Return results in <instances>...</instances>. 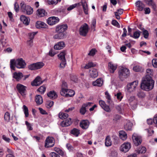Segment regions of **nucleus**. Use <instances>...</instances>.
I'll return each instance as SVG.
<instances>
[{"mask_svg":"<svg viewBox=\"0 0 157 157\" xmlns=\"http://www.w3.org/2000/svg\"><path fill=\"white\" fill-rule=\"evenodd\" d=\"M154 85V81L151 76L146 75L142 78L140 88L144 90L149 91L153 88Z\"/></svg>","mask_w":157,"mask_h":157,"instance_id":"1","label":"nucleus"},{"mask_svg":"<svg viewBox=\"0 0 157 157\" xmlns=\"http://www.w3.org/2000/svg\"><path fill=\"white\" fill-rule=\"evenodd\" d=\"M67 29V26L66 24L58 25L56 28V32L58 33L53 36L54 39H63L64 37V33Z\"/></svg>","mask_w":157,"mask_h":157,"instance_id":"2","label":"nucleus"},{"mask_svg":"<svg viewBox=\"0 0 157 157\" xmlns=\"http://www.w3.org/2000/svg\"><path fill=\"white\" fill-rule=\"evenodd\" d=\"M26 65V63L21 58L18 59L16 60L14 59H11L10 61V68L13 70H14V66L19 69L24 68Z\"/></svg>","mask_w":157,"mask_h":157,"instance_id":"3","label":"nucleus"},{"mask_svg":"<svg viewBox=\"0 0 157 157\" xmlns=\"http://www.w3.org/2000/svg\"><path fill=\"white\" fill-rule=\"evenodd\" d=\"M118 73L119 77L122 81L127 78L130 74L129 70L124 67H121Z\"/></svg>","mask_w":157,"mask_h":157,"instance_id":"4","label":"nucleus"},{"mask_svg":"<svg viewBox=\"0 0 157 157\" xmlns=\"http://www.w3.org/2000/svg\"><path fill=\"white\" fill-rule=\"evenodd\" d=\"M21 6V10L23 13L27 15H29L32 14L33 12V9L30 6L26 5L24 2L20 3Z\"/></svg>","mask_w":157,"mask_h":157,"instance_id":"5","label":"nucleus"},{"mask_svg":"<svg viewBox=\"0 0 157 157\" xmlns=\"http://www.w3.org/2000/svg\"><path fill=\"white\" fill-rule=\"evenodd\" d=\"M138 84V81L136 80L128 84L127 86V89L128 91L131 92L135 90Z\"/></svg>","mask_w":157,"mask_h":157,"instance_id":"6","label":"nucleus"},{"mask_svg":"<svg viewBox=\"0 0 157 157\" xmlns=\"http://www.w3.org/2000/svg\"><path fill=\"white\" fill-rule=\"evenodd\" d=\"M16 88L17 91L23 97L25 96L26 94V87L21 84H17Z\"/></svg>","mask_w":157,"mask_h":157,"instance_id":"7","label":"nucleus"},{"mask_svg":"<svg viewBox=\"0 0 157 157\" xmlns=\"http://www.w3.org/2000/svg\"><path fill=\"white\" fill-rule=\"evenodd\" d=\"M66 54V52L64 51L61 52L58 56L59 59L62 62L60 64V67L61 68H64L66 64L65 55Z\"/></svg>","mask_w":157,"mask_h":157,"instance_id":"8","label":"nucleus"},{"mask_svg":"<svg viewBox=\"0 0 157 157\" xmlns=\"http://www.w3.org/2000/svg\"><path fill=\"white\" fill-rule=\"evenodd\" d=\"M55 144L54 138L52 137H48L45 141V147H53Z\"/></svg>","mask_w":157,"mask_h":157,"instance_id":"9","label":"nucleus"},{"mask_svg":"<svg viewBox=\"0 0 157 157\" xmlns=\"http://www.w3.org/2000/svg\"><path fill=\"white\" fill-rule=\"evenodd\" d=\"M88 31V26L86 23H84L80 27L79 31L80 34L83 36H85L86 35Z\"/></svg>","mask_w":157,"mask_h":157,"instance_id":"10","label":"nucleus"},{"mask_svg":"<svg viewBox=\"0 0 157 157\" xmlns=\"http://www.w3.org/2000/svg\"><path fill=\"white\" fill-rule=\"evenodd\" d=\"M132 138L133 142L136 146H137L141 144L142 142V139L141 137L138 136L136 134H133L132 135Z\"/></svg>","mask_w":157,"mask_h":157,"instance_id":"11","label":"nucleus"},{"mask_svg":"<svg viewBox=\"0 0 157 157\" xmlns=\"http://www.w3.org/2000/svg\"><path fill=\"white\" fill-rule=\"evenodd\" d=\"M131 147V144L128 142L123 144L121 146L120 149L121 151L126 153L128 152Z\"/></svg>","mask_w":157,"mask_h":157,"instance_id":"12","label":"nucleus"},{"mask_svg":"<svg viewBox=\"0 0 157 157\" xmlns=\"http://www.w3.org/2000/svg\"><path fill=\"white\" fill-rule=\"evenodd\" d=\"M59 20V19L57 17H49L47 19V23L50 25H54L58 23Z\"/></svg>","mask_w":157,"mask_h":157,"instance_id":"13","label":"nucleus"},{"mask_svg":"<svg viewBox=\"0 0 157 157\" xmlns=\"http://www.w3.org/2000/svg\"><path fill=\"white\" fill-rule=\"evenodd\" d=\"M90 122L87 120H82L79 123L80 127L83 129H87L89 126Z\"/></svg>","mask_w":157,"mask_h":157,"instance_id":"14","label":"nucleus"},{"mask_svg":"<svg viewBox=\"0 0 157 157\" xmlns=\"http://www.w3.org/2000/svg\"><path fill=\"white\" fill-rule=\"evenodd\" d=\"M44 81H42L41 78L38 76L31 82V84L33 86H38L41 84Z\"/></svg>","mask_w":157,"mask_h":157,"instance_id":"15","label":"nucleus"},{"mask_svg":"<svg viewBox=\"0 0 157 157\" xmlns=\"http://www.w3.org/2000/svg\"><path fill=\"white\" fill-rule=\"evenodd\" d=\"M99 103L100 106L105 111L107 112H110L111 110L109 106L106 104L104 101L102 100H99Z\"/></svg>","mask_w":157,"mask_h":157,"instance_id":"16","label":"nucleus"},{"mask_svg":"<svg viewBox=\"0 0 157 157\" xmlns=\"http://www.w3.org/2000/svg\"><path fill=\"white\" fill-rule=\"evenodd\" d=\"M124 125V128L127 131H131L132 130V128L133 124L129 120H126L125 121Z\"/></svg>","mask_w":157,"mask_h":157,"instance_id":"17","label":"nucleus"},{"mask_svg":"<svg viewBox=\"0 0 157 157\" xmlns=\"http://www.w3.org/2000/svg\"><path fill=\"white\" fill-rule=\"evenodd\" d=\"M136 5L138 10L142 11L145 6L144 4L141 1H138L136 3Z\"/></svg>","mask_w":157,"mask_h":157,"instance_id":"18","label":"nucleus"},{"mask_svg":"<svg viewBox=\"0 0 157 157\" xmlns=\"http://www.w3.org/2000/svg\"><path fill=\"white\" fill-rule=\"evenodd\" d=\"M36 26L38 29L47 28H48L47 25L44 22L41 21H38L36 23Z\"/></svg>","mask_w":157,"mask_h":157,"instance_id":"19","label":"nucleus"},{"mask_svg":"<svg viewBox=\"0 0 157 157\" xmlns=\"http://www.w3.org/2000/svg\"><path fill=\"white\" fill-rule=\"evenodd\" d=\"M67 85L66 82L63 81L62 85V91L60 92L62 95H64V94L68 92V90L67 89Z\"/></svg>","mask_w":157,"mask_h":157,"instance_id":"20","label":"nucleus"},{"mask_svg":"<svg viewBox=\"0 0 157 157\" xmlns=\"http://www.w3.org/2000/svg\"><path fill=\"white\" fill-rule=\"evenodd\" d=\"M47 13L45 10L42 9H38L36 11V14L38 16L40 17H43L47 15Z\"/></svg>","mask_w":157,"mask_h":157,"instance_id":"21","label":"nucleus"},{"mask_svg":"<svg viewBox=\"0 0 157 157\" xmlns=\"http://www.w3.org/2000/svg\"><path fill=\"white\" fill-rule=\"evenodd\" d=\"M117 68V66L116 65L113 64L112 62L109 63L108 68L110 73H113Z\"/></svg>","mask_w":157,"mask_h":157,"instance_id":"22","label":"nucleus"},{"mask_svg":"<svg viewBox=\"0 0 157 157\" xmlns=\"http://www.w3.org/2000/svg\"><path fill=\"white\" fill-rule=\"evenodd\" d=\"M144 2L148 6H151L154 10H155L156 6L153 0H144Z\"/></svg>","mask_w":157,"mask_h":157,"instance_id":"23","label":"nucleus"},{"mask_svg":"<svg viewBox=\"0 0 157 157\" xmlns=\"http://www.w3.org/2000/svg\"><path fill=\"white\" fill-rule=\"evenodd\" d=\"M72 123L71 119V118H69L61 122V125L63 127H67L70 125Z\"/></svg>","mask_w":157,"mask_h":157,"instance_id":"24","label":"nucleus"},{"mask_svg":"<svg viewBox=\"0 0 157 157\" xmlns=\"http://www.w3.org/2000/svg\"><path fill=\"white\" fill-rule=\"evenodd\" d=\"M20 20L24 24L26 25L29 24V19L24 15H21L20 16Z\"/></svg>","mask_w":157,"mask_h":157,"instance_id":"25","label":"nucleus"},{"mask_svg":"<svg viewBox=\"0 0 157 157\" xmlns=\"http://www.w3.org/2000/svg\"><path fill=\"white\" fill-rule=\"evenodd\" d=\"M65 44L63 41L59 42L54 47V49L56 50H60L62 49L64 47Z\"/></svg>","mask_w":157,"mask_h":157,"instance_id":"26","label":"nucleus"},{"mask_svg":"<svg viewBox=\"0 0 157 157\" xmlns=\"http://www.w3.org/2000/svg\"><path fill=\"white\" fill-rule=\"evenodd\" d=\"M23 77V75L21 72H15L13 74V77L17 81H19Z\"/></svg>","mask_w":157,"mask_h":157,"instance_id":"27","label":"nucleus"},{"mask_svg":"<svg viewBox=\"0 0 157 157\" xmlns=\"http://www.w3.org/2000/svg\"><path fill=\"white\" fill-rule=\"evenodd\" d=\"M35 101L37 105L42 104L43 102V98L40 95H37L35 97Z\"/></svg>","mask_w":157,"mask_h":157,"instance_id":"28","label":"nucleus"},{"mask_svg":"<svg viewBox=\"0 0 157 157\" xmlns=\"http://www.w3.org/2000/svg\"><path fill=\"white\" fill-rule=\"evenodd\" d=\"M47 95L50 99H55L57 97L56 93L54 90L51 91L47 94Z\"/></svg>","mask_w":157,"mask_h":157,"instance_id":"29","label":"nucleus"},{"mask_svg":"<svg viewBox=\"0 0 157 157\" xmlns=\"http://www.w3.org/2000/svg\"><path fill=\"white\" fill-rule=\"evenodd\" d=\"M90 76L92 78H96L98 75V72L97 70L92 68L89 71Z\"/></svg>","mask_w":157,"mask_h":157,"instance_id":"30","label":"nucleus"},{"mask_svg":"<svg viewBox=\"0 0 157 157\" xmlns=\"http://www.w3.org/2000/svg\"><path fill=\"white\" fill-rule=\"evenodd\" d=\"M103 83V81L100 78L98 79L96 81L92 82V84L94 86H101Z\"/></svg>","mask_w":157,"mask_h":157,"instance_id":"31","label":"nucleus"},{"mask_svg":"<svg viewBox=\"0 0 157 157\" xmlns=\"http://www.w3.org/2000/svg\"><path fill=\"white\" fill-rule=\"evenodd\" d=\"M119 137L121 139L123 140H126L127 138V134L123 130L119 132Z\"/></svg>","mask_w":157,"mask_h":157,"instance_id":"32","label":"nucleus"},{"mask_svg":"<svg viewBox=\"0 0 157 157\" xmlns=\"http://www.w3.org/2000/svg\"><path fill=\"white\" fill-rule=\"evenodd\" d=\"M82 4L84 13L86 14H88V7L86 2L85 1H82Z\"/></svg>","mask_w":157,"mask_h":157,"instance_id":"33","label":"nucleus"},{"mask_svg":"<svg viewBox=\"0 0 157 157\" xmlns=\"http://www.w3.org/2000/svg\"><path fill=\"white\" fill-rule=\"evenodd\" d=\"M59 117L61 119H66L68 117V115L66 113L60 112L58 114Z\"/></svg>","mask_w":157,"mask_h":157,"instance_id":"34","label":"nucleus"},{"mask_svg":"<svg viewBox=\"0 0 157 157\" xmlns=\"http://www.w3.org/2000/svg\"><path fill=\"white\" fill-rule=\"evenodd\" d=\"M140 34V32L139 31H137L134 33L133 35L130 34H128V35H130V36L132 37H133L135 39H137L139 37Z\"/></svg>","mask_w":157,"mask_h":157,"instance_id":"35","label":"nucleus"},{"mask_svg":"<svg viewBox=\"0 0 157 157\" xmlns=\"http://www.w3.org/2000/svg\"><path fill=\"white\" fill-rule=\"evenodd\" d=\"M71 133L75 136H78L80 134V131L79 129L74 128L71 131Z\"/></svg>","mask_w":157,"mask_h":157,"instance_id":"36","label":"nucleus"},{"mask_svg":"<svg viewBox=\"0 0 157 157\" xmlns=\"http://www.w3.org/2000/svg\"><path fill=\"white\" fill-rule=\"evenodd\" d=\"M111 141L109 136L106 137L105 142V144L106 146L108 147L111 145Z\"/></svg>","mask_w":157,"mask_h":157,"instance_id":"37","label":"nucleus"},{"mask_svg":"<svg viewBox=\"0 0 157 157\" xmlns=\"http://www.w3.org/2000/svg\"><path fill=\"white\" fill-rule=\"evenodd\" d=\"M133 70L136 72H143L144 69L141 66L139 65L134 67L133 68Z\"/></svg>","mask_w":157,"mask_h":157,"instance_id":"38","label":"nucleus"},{"mask_svg":"<svg viewBox=\"0 0 157 157\" xmlns=\"http://www.w3.org/2000/svg\"><path fill=\"white\" fill-rule=\"evenodd\" d=\"M23 109L25 114V117H28L29 116V110L28 108L25 105H24L23 106Z\"/></svg>","mask_w":157,"mask_h":157,"instance_id":"39","label":"nucleus"},{"mask_svg":"<svg viewBox=\"0 0 157 157\" xmlns=\"http://www.w3.org/2000/svg\"><path fill=\"white\" fill-rule=\"evenodd\" d=\"M146 151V149L144 147H140L137 150V152L138 153H144Z\"/></svg>","mask_w":157,"mask_h":157,"instance_id":"40","label":"nucleus"},{"mask_svg":"<svg viewBox=\"0 0 157 157\" xmlns=\"http://www.w3.org/2000/svg\"><path fill=\"white\" fill-rule=\"evenodd\" d=\"M137 96L140 98H143L145 97V94L144 92L140 91L137 92Z\"/></svg>","mask_w":157,"mask_h":157,"instance_id":"41","label":"nucleus"},{"mask_svg":"<svg viewBox=\"0 0 157 157\" xmlns=\"http://www.w3.org/2000/svg\"><path fill=\"white\" fill-rule=\"evenodd\" d=\"M61 0H48V2L50 5H56L58 2L61 1Z\"/></svg>","mask_w":157,"mask_h":157,"instance_id":"42","label":"nucleus"},{"mask_svg":"<svg viewBox=\"0 0 157 157\" xmlns=\"http://www.w3.org/2000/svg\"><path fill=\"white\" fill-rule=\"evenodd\" d=\"M35 63L36 69H40L44 65V64L42 62H38Z\"/></svg>","mask_w":157,"mask_h":157,"instance_id":"43","label":"nucleus"},{"mask_svg":"<svg viewBox=\"0 0 157 157\" xmlns=\"http://www.w3.org/2000/svg\"><path fill=\"white\" fill-rule=\"evenodd\" d=\"M140 29L143 31V33L144 35V37L145 38H147L148 36L149 33L148 31L145 29H144V28L142 29Z\"/></svg>","mask_w":157,"mask_h":157,"instance_id":"44","label":"nucleus"},{"mask_svg":"<svg viewBox=\"0 0 157 157\" xmlns=\"http://www.w3.org/2000/svg\"><path fill=\"white\" fill-rule=\"evenodd\" d=\"M54 104V102L52 101H48L46 102V107L47 108L49 109L52 107Z\"/></svg>","mask_w":157,"mask_h":157,"instance_id":"45","label":"nucleus"},{"mask_svg":"<svg viewBox=\"0 0 157 157\" xmlns=\"http://www.w3.org/2000/svg\"><path fill=\"white\" fill-rule=\"evenodd\" d=\"M115 96L117 97V99L121 101L123 98V95L121 92H119L116 94H115Z\"/></svg>","mask_w":157,"mask_h":157,"instance_id":"46","label":"nucleus"},{"mask_svg":"<svg viewBox=\"0 0 157 157\" xmlns=\"http://www.w3.org/2000/svg\"><path fill=\"white\" fill-rule=\"evenodd\" d=\"M10 114L8 112H6L4 115V119L6 121L9 122L10 120Z\"/></svg>","mask_w":157,"mask_h":157,"instance_id":"47","label":"nucleus"},{"mask_svg":"<svg viewBox=\"0 0 157 157\" xmlns=\"http://www.w3.org/2000/svg\"><path fill=\"white\" fill-rule=\"evenodd\" d=\"M46 89L45 87L44 86H41L37 89V91L41 93V94H43Z\"/></svg>","mask_w":157,"mask_h":157,"instance_id":"48","label":"nucleus"},{"mask_svg":"<svg viewBox=\"0 0 157 157\" xmlns=\"http://www.w3.org/2000/svg\"><path fill=\"white\" fill-rule=\"evenodd\" d=\"M95 64H94V63L92 62H90L85 66L84 68L85 69H88L89 68L94 67L95 66Z\"/></svg>","mask_w":157,"mask_h":157,"instance_id":"49","label":"nucleus"},{"mask_svg":"<svg viewBox=\"0 0 157 157\" xmlns=\"http://www.w3.org/2000/svg\"><path fill=\"white\" fill-rule=\"evenodd\" d=\"M86 112V108L83 106V105L82 106L80 110V113L82 115H84Z\"/></svg>","mask_w":157,"mask_h":157,"instance_id":"50","label":"nucleus"},{"mask_svg":"<svg viewBox=\"0 0 157 157\" xmlns=\"http://www.w3.org/2000/svg\"><path fill=\"white\" fill-rule=\"evenodd\" d=\"M78 5L79 6L80 5L79 3H75L74 4L70 6L69 7H68L67 10L68 11H70L72 10L73 9H74L75 7H76Z\"/></svg>","mask_w":157,"mask_h":157,"instance_id":"51","label":"nucleus"},{"mask_svg":"<svg viewBox=\"0 0 157 157\" xmlns=\"http://www.w3.org/2000/svg\"><path fill=\"white\" fill-rule=\"evenodd\" d=\"M97 52L96 50L94 48H93L90 50L88 54V55L90 56H94Z\"/></svg>","mask_w":157,"mask_h":157,"instance_id":"52","label":"nucleus"},{"mask_svg":"<svg viewBox=\"0 0 157 157\" xmlns=\"http://www.w3.org/2000/svg\"><path fill=\"white\" fill-rule=\"evenodd\" d=\"M28 68L30 70H36L35 63L29 65L28 66Z\"/></svg>","mask_w":157,"mask_h":157,"instance_id":"53","label":"nucleus"},{"mask_svg":"<svg viewBox=\"0 0 157 157\" xmlns=\"http://www.w3.org/2000/svg\"><path fill=\"white\" fill-rule=\"evenodd\" d=\"M112 24L113 25L115 26L118 28L120 27V26L119 25V24L116 20H113L112 21Z\"/></svg>","mask_w":157,"mask_h":157,"instance_id":"54","label":"nucleus"},{"mask_svg":"<svg viewBox=\"0 0 157 157\" xmlns=\"http://www.w3.org/2000/svg\"><path fill=\"white\" fill-rule=\"evenodd\" d=\"M146 72L147 74V75L151 76L153 75V71L150 69H148L146 70Z\"/></svg>","mask_w":157,"mask_h":157,"instance_id":"55","label":"nucleus"},{"mask_svg":"<svg viewBox=\"0 0 157 157\" xmlns=\"http://www.w3.org/2000/svg\"><path fill=\"white\" fill-rule=\"evenodd\" d=\"M26 125L27 126V128L29 130H33V128L32 127V125L28 121H26L25 122Z\"/></svg>","mask_w":157,"mask_h":157,"instance_id":"56","label":"nucleus"},{"mask_svg":"<svg viewBox=\"0 0 157 157\" xmlns=\"http://www.w3.org/2000/svg\"><path fill=\"white\" fill-rule=\"evenodd\" d=\"M37 33V32H33L29 33V38L31 39H32L34 38L35 35Z\"/></svg>","mask_w":157,"mask_h":157,"instance_id":"57","label":"nucleus"},{"mask_svg":"<svg viewBox=\"0 0 157 157\" xmlns=\"http://www.w3.org/2000/svg\"><path fill=\"white\" fill-rule=\"evenodd\" d=\"M14 9L16 12H18L19 11V8L18 3L16 2L14 4Z\"/></svg>","mask_w":157,"mask_h":157,"instance_id":"58","label":"nucleus"},{"mask_svg":"<svg viewBox=\"0 0 157 157\" xmlns=\"http://www.w3.org/2000/svg\"><path fill=\"white\" fill-rule=\"evenodd\" d=\"M152 63L154 67H157V59H153L152 60Z\"/></svg>","mask_w":157,"mask_h":157,"instance_id":"59","label":"nucleus"},{"mask_svg":"<svg viewBox=\"0 0 157 157\" xmlns=\"http://www.w3.org/2000/svg\"><path fill=\"white\" fill-rule=\"evenodd\" d=\"M69 93L68 94H66L68 95L69 97H72L75 94V92L72 90H69Z\"/></svg>","mask_w":157,"mask_h":157,"instance_id":"60","label":"nucleus"},{"mask_svg":"<svg viewBox=\"0 0 157 157\" xmlns=\"http://www.w3.org/2000/svg\"><path fill=\"white\" fill-rule=\"evenodd\" d=\"M71 80L73 82H76L78 81V78L77 76L75 75H73L71 77Z\"/></svg>","mask_w":157,"mask_h":157,"instance_id":"61","label":"nucleus"},{"mask_svg":"<svg viewBox=\"0 0 157 157\" xmlns=\"http://www.w3.org/2000/svg\"><path fill=\"white\" fill-rule=\"evenodd\" d=\"M2 138L4 140L6 141V142L8 143H9L10 142V139L9 138L6 137L5 135H3L2 136Z\"/></svg>","mask_w":157,"mask_h":157,"instance_id":"62","label":"nucleus"},{"mask_svg":"<svg viewBox=\"0 0 157 157\" xmlns=\"http://www.w3.org/2000/svg\"><path fill=\"white\" fill-rule=\"evenodd\" d=\"M52 157H60L59 155L54 152H52L50 154Z\"/></svg>","mask_w":157,"mask_h":157,"instance_id":"63","label":"nucleus"},{"mask_svg":"<svg viewBox=\"0 0 157 157\" xmlns=\"http://www.w3.org/2000/svg\"><path fill=\"white\" fill-rule=\"evenodd\" d=\"M153 123H154L157 127V114L155 115L153 118Z\"/></svg>","mask_w":157,"mask_h":157,"instance_id":"64","label":"nucleus"}]
</instances>
